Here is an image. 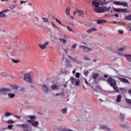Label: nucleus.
I'll return each instance as SVG.
<instances>
[{
    "mask_svg": "<svg viewBox=\"0 0 131 131\" xmlns=\"http://www.w3.org/2000/svg\"><path fill=\"white\" fill-rule=\"evenodd\" d=\"M118 33H120V34H122L123 33V31L120 30L118 31Z\"/></svg>",
    "mask_w": 131,
    "mask_h": 131,
    "instance_id": "nucleus-41",
    "label": "nucleus"
},
{
    "mask_svg": "<svg viewBox=\"0 0 131 131\" xmlns=\"http://www.w3.org/2000/svg\"><path fill=\"white\" fill-rule=\"evenodd\" d=\"M12 61L13 63H19V60L18 59H12Z\"/></svg>",
    "mask_w": 131,
    "mask_h": 131,
    "instance_id": "nucleus-31",
    "label": "nucleus"
},
{
    "mask_svg": "<svg viewBox=\"0 0 131 131\" xmlns=\"http://www.w3.org/2000/svg\"><path fill=\"white\" fill-rule=\"evenodd\" d=\"M125 57L128 61H131V55H126Z\"/></svg>",
    "mask_w": 131,
    "mask_h": 131,
    "instance_id": "nucleus-22",
    "label": "nucleus"
},
{
    "mask_svg": "<svg viewBox=\"0 0 131 131\" xmlns=\"http://www.w3.org/2000/svg\"><path fill=\"white\" fill-rule=\"evenodd\" d=\"M120 90L121 91L122 93H124L125 92V89L123 88H120Z\"/></svg>",
    "mask_w": 131,
    "mask_h": 131,
    "instance_id": "nucleus-45",
    "label": "nucleus"
},
{
    "mask_svg": "<svg viewBox=\"0 0 131 131\" xmlns=\"http://www.w3.org/2000/svg\"><path fill=\"white\" fill-rule=\"evenodd\" d=\"M128 94L131 95V89L128 91Z\"/></svg>",
    "mask_w": 131,
    "mask_h": 131,
    "instance_id": "nucleus-52",
    "label": "nucleus"
},
{
    "mask_svg": "<svg viewBox=\"0 0 131 131\" xmlns=\"http://www.w3.org/2000/svg\"><path fill=\"white\" fill-rule=\"evenodd\" d=\"M114 91H115V92H119V90H118V88L117 86H116V85H115L114 86H113Z\"/></svg>",
    "mask_w": 131,
    "mask_h": 131,
    "instance_id": "nucleus-29",
    "label": "nucleus"
},
{
    "mask_svg": "<svg viewBox=\"0 0 131 131\" xmlns=\"http://www.w3.org/2000/svg\"><path fill=\"white\" fill-rule=\"evenodd\" d=\"M3 12H4V13H5V12H9V10L6 9V10H4Z\"/></svg>",
    "mask_w": 131,
    "mask_h": 131,
    "instance_id": "nucleus-51",
    "label": "nucleus"
},
{
    "mask_svg": "<svg viewBox=\"0 0 131 131\" xmlns=\"http://www.w3.org/2000/svg\"><path fill=\"white\" fill-rule=\"evenodd\" d=\"M114 4L116 6H123V7H127V3L126 2H121L120 1H115Z\"/></svg>",
    "mask_w": 131,
    "mask_h": 131,
    "instance_id": "nucleus-5",
    "label": "nucleus"
},
{
    "mask_svg": "<svg viewBox=\"0 0 131 131\" xmlns=\"http://www.w3.org/2000/svg\"><path fill=\"white\" fill-rule=\"evenodd\" d=\"M15 8H16V6L15 5H12L10 7V9H11V10H14Z\"/></svg>",
    "mask_w": 131,
    "mask_h": 131,
    "instance_id": "nucleus-37",
    "label": "nucleus"
},
{
    "mask_svg": "<svg viewBox=\"0 0 131 131\" xmlns=\"http://www.w3.org/2000/svg\"><path fill=\"white\" fill-rule=\"evenodd\" d=\"M98 77L99 75L98 74H95L93 76V78H94L95 79H96V78H97Z\"/></svg>",
    "mask_w": 131,
    "mask_h": 131,
    "instance_id": "nucleus-33",
    "label": "nucleus"
},
{
    "mask_svg": "<svg viewBox=\"0 0 131 131\" xmlns=\"http://www.w3.org/2000/svg\"><path fill=\"white\" fill-rule=\"evenodd\" d=\"M126 102H127V103H131V100L128 99H126Z\"/></svg>",
    "mask_w": 131,
    "mask_h": 131,
    "instance_id": "nucleus-43",
    "label": "nucleus"
},
{
    "mask_svg": "<svg viewBox=\"0 0 131 131\" xmlns=\"http://www.w3.org/2000/svg\"><path fill=\"white\" fill-rule=\"evenodd\" d=\"M1 2H9V0H1Z\"/></svg>",
    "mask_w": 131,
    "mask_h": 131,
    "instance_id": "nucleus-50",
    "label": "nucleus"
},
{
    "mask_svg": "<svg viewBox=\"0 0 131 131\" xmlns=\"http://www.w3.org/2000/svg\"><path fill=\"white\" fill-rule=\"evenodd\" d=\"M52 90H58L59 89V86H58V85L57 84H54L51 86Z\"/></svg>",
    "mask_w": 131,
    "mask_h": 131,
    "instance_id": "nucleus-17",
    "label": "nucleus"
},
{
    "mask_svg": "<svg viewBox=\"0 0 131 131\" xmlns=\"http://www.w3.org/2000/svg\"><path fill=\"white\" fill-rule=\"evenodd\" d=\"M118 79H119V80H120L122 82H124V83H129V81H128V80L124 78H122L121 76L118 77Z\"/></svg>",
    "mask_w": 131,
    "mask_h": 131,
    "instance_id": "nucleus-8",
    "label": "nucleus"
},
{
    "mask_svg": "<svg viewBox=\"0 0 131 131\" xmlns=\"http://www.w3.org/2000/svg\"><path fill=\"white\" fill-rule=\"evenodd\" d=\"M14 117H15V118H17V119H20V116H16V115H14Z\"/></svg>",
    "mask_w": 131,
    "mask_h": 131,
    "instance_id": "nucleus-46",
    "label": "nucleus"
},
{
    "mask_svg": "<svg viewBox=\"0 0 131 131\" xmlns=\"http://www.w3.org/2000/svg\"><path fill=\"white\" fill-rule=\"evenodd\" d=\"M67 112V108H64L62 110V113H63V114H65Z\"/></svg>",
    "mask_w": 131,
    "mask_h": 131,
    "instance_id": "nucleus-32",
    "label": "nucleus"
},
{
    "mask_svg": "<svg viewBox=\"0 0 131 131\" xmlns=\"http://www.w3.org/2000/svg\"><path fill=\"white\" fill-rule=\"evenodd\" d=\"M13 127L14 126L13 125H10L8 126V128H9V129H11L13 128Z\"/></svg>",
    "mask_w": 131,
    "mask_h": 131,
    "instance_id": "nucleus-39",
    "label": "nucleus"
},
{
    "mask_svg": "<svg viewBox=\"0 0 131 131\" xmlns=\"http://www.w3.org/2000/svg\"><path fill=\"white\" fill-rule=\"evenodd\" d=\"M67 29L71 32L73 31V30H72V29H71V28H70V27H67Z\"/></svg>",
    "mask_w": 131,
    "mask_h": 131,
    "instance_id": "nucleus-40",
    "label": "nucleus"
},
{
    "mask_svg": "<svg viewBox=\"0 0 131 131\" xmlns=\"http://www.w3.org/2000/svg\"><path fill=\"white\" fill-rule=\"evenodd\" d=\"M77 12L79 16H80V17H83V12L82 10H78Z\"/></svg>",
    "mask_w": 131,
    "mask_h": 131,
    "instance_id": "nucleus-15",
    "label": "nucleus"
},
{
    "mask_svg": "<svg viewBox=\"0 0 131 131\" xmlns=\"http://www.w3.org/2000/svg\"><path fill=\"white\" fill-rule=\"evenodd\" d=\"M79 76H80V74L79 73H76L75 77H77V78H79Z\"/></svg>",
    "mask_w": 131,
    "mask_h": 131,
    "instance_id": "nucleus-36",
    "label": "nucleus"
},
{
    "mask_svg": "<svg viewBox=\"0 0 131 131\" xmlns=\"http://www.w3.org/2000/svg\"><path fill=\"white\" fill-rule=\"evenodd\" d=\"M108 82H110V85H111L112 87L116 85V81L113 80V79H112L111 77L108 78Z\"/></svg>",
    "mask_w": 131,
    "mask_h": 131,
    "instance_id": "nucleus-7",
    "label": "nucleus"
},
{
    "mask_svg": "<svg viewBox=\"0 0 131 131\" xmlns=\"http://www.w3.org/2000/svg\"><path fill=\"white\" fill-rule=\"evenodd\" d=\"M43 91L47 92L48 91V87L46 85H43Z\"/></svg>",
    "mask_w": 131,
    "mask_h": 131,
    "instance_id": "nucleus-30",
    "label": "nucleus"
},
{
    "mask_svg": "<svg viewBox=\"0 0 131 131\" xmlns=\"http://www.w3.org/2000/svg\"><path fill=\"white\" fill-rule=\"evenodd\" d=\"M5 17H6V14H5V12H4V11L0 12V17L4 18Z\"/></svg>",
    "mask_w": 131,
    "mask_h": 131,
    "instance_id": "nucleus-23",
    "label": "nucleus"
},
{
    "mask_svg": "<svg viewBox=\"0 0 131 131\" xmlns=\"http://www.w3.org/2000/svg\"><path fill=\"white\" fill-rule=\"evenodd\" d=\"M104 77H107L108 76L107 75H104Z\"/></svg>",
    "mask_w": 131,
    "mask_h": 131,
    "instance_id": "nucleus-56",
    "label": "nucleus"
},
{
    "mask_svg": "<svg viewBox=\"0 0 131 131\" xmlns=\"http://www.w3.org/2000/svg\"><path fill=\"white\" fill-rule=\"evenodd\" d=\"M113 9L114 12H116V13H127L128 12L127 9L115 8L114 7Z\"/></svg>",
    "mask_w": 131,
    "mask_h": 131,
    "instance_id": "nucleus-3",
    "label": "nucleus"
},
{
    "mask_svg": "<svg viewBox=\"0 0 131 131\" xmlns=\"http://www.w3.org/2000/svg\"><path fill=\"white\" fill-rule=\"evenodd\" d=\"M66 13L67 16H69V15L70 14V7H68V8H67V9L66 10Z\"/></svg>",
    "mask_w": 131,
    "mask_h": 131,
    "instance_id": "nucleus-18",
    "label": "nucleus"
},
{
    "mask_svg": "<svg viewBox=\"0 0 131 131\" xmlns=\"http://www.w3.org/2000/svg\"><path fill=\"white\" fill-rule=\"evenodd\" d=\"M13 2L14 3V4H16V3H17V1H16V0H14V1H13Z\"/></svg>",
    "mask_w": 131,
    "mask_h": 131,
    "instance_id": "nucleus-54",
    "label": "nucleus"
},
{
    "mask_svg": "<svg viewBox=\"0 0 131 131\" xmlns=\"http://www.w3.org/2000/svg\"><path fill=\"white\" fill-rule=\"evenodd\" d=\"M58 130H62V131H71L69 128H63L62 129V127H58Z\"/></svg>",
    "mask_w": 131,
    "mask_h": 131,
    "instance_id": "nucleus-14",
    "label": "nucleus"
},
{
    "mask_svg": "<svg viewBox=\"0 0 131 131\" xmlns=\"http://www.w3.org/2000/svg\"><path fill=\"white\" fill-rule=\"evenodd\" d=\"M101 129H105V130H110V129L106 127V126H102L100 128Z\"/></svg>",
    "mask_w": 131,
    "mask_h": 131,
    "instance_id": "nucleus-24",
    "label": "nucleus"
},
{
    "mask_svg": "<svg viewBox=\"0 0 131 131\" xmlns=\"http://www.w3.org/2000/svg\"><path fill=\"white\" fill-rule=\"evenodd\" d=\"M17 126L22 127V128H27V127H28V126H27V124H18L17 125Z\"/></svg>",
    "mask_w": 131,
    "mask_h": 131,
    "instance_id": "nucleus-13",
    "label": "nucleus"
},
{
    "mask_svg": "<svg viewBox=\"0 0 131 131\" xmlns=\"http://www.w3.org/2000/svg\"><path fill=\"white\" fill-rule=\"evenodd\" d=\"M129 30H130V31H131V26L130 27Z\"/></svg>",
    "mask_w": 131,
    "mask_h": 131,
    "instance_id": "nucleus-57",
    "label": "nucleus"
},
{
    "mask_svg": "<svg viewBox=\"0 0 131 131\" xmlns=\"http://www.w3.org/2000/svg\"><path fill=\"white\" fill-rule=\"evenodd\" d=\"M25 3H26V2L24 1H20L19 5H23V4H25Z\"/></svg>",
    "mask_w": 131,
    "mask_h": 131,
    "instance_id": "nucleus-44",
    "label": "nucleus"
},
{
    "mask_svg": "<svg viewBox=\"0 0 131 131\" xmlns=\"http://www.w3.org/2000/svg\"><path fill=\"white\" fill-rule=\"evenodd\" d=\"M4 115L6 117H8V116H11V115H12V114L11 113H10V112H5L4 113Z\"/></svg>",
    "mask_w": 131,
    "mask_h": 131,
    "instance_id": "nucleus-26",
    "label": "nucleus"
},
{
    "mask_svg": "<svg viewBox=\"0 0 131 131\" xmlns=\"http://www.w3.org/2000/svg\"><path fill=\"white\" fill-rule=\"evenodd\" d=\"M81 47L82 49H83V50L85 51V52H91V51H92V49L91 48H89V47L83 46L82 45Z\"/></svg>",
    "mask_w": 131,
    "mask_h": 131,
    "instance_id": "nucleus-11",
    "label": "nucleus"
},
{
    "mask_svg": "<svg viewBox=\"0 0 131 131\" xmlns=\"http://www.w3.org/2000/svg\"><path fill=\"white\" fill-rule=\"evenodd\" d=\"M14 122H15V121H14V120H13L12 119L8 120L7 122V123H8L9 124H12L14 123Z\"/></svg>",
    "mask_w": 131,
    "mask_h": 131,
    "instance_id": "nucleus-27",
    "label": "nucleus"
},
{
    "mask_svg": "<svg viewBox=\"0 0 131 131\" xmlns=\"http://www.w3.org/2000/svg\"><path fill=\"white\" fill-rule=\"evenodd\" d=\"M116 101L118 102H121V96L118 95L117 96Z\"/></svg>",
    "mask_w": 131,
    "mask_h": 131,
    "instance_id": "nucleus-20",
    "label": "nucleus"
},
{
    "mask_svg": "<svg viewBox=\"0 0 131 131\" xmlns=\"http://www.w3.org/2000/svg\"><path fill=\"white\" fill-rule=\"evenodd\" d=\"M115 17H118V14H116L115 15Z\"/></svg>",
    "mask_w": 131,
    "mask_h": 131,
    "instance_id": "nucleus-55",
    "label": "nucleus"
},
{
    "mask_svg": "<svg viewBox=\"0 0 131 131\" xmlns=\"http://www.w3.org/2000/svg\"><path fill=\"white\" fill-rule=\"evenodd\" d=\"M98 24H102V23H105L106 20L100 19L97 21Z\"/></svg>",
    "mask_w": 131,
    "mask_h": 131,
    "instance_id": "nucleus-25",
    "label": "nucleus"
},
{
    "mask_svg": "<svg viewBox=\"0 0 131 131\" xmlns=\"http://www.w3.org/2000/svg\"><path fill=\"white\" fill-rule=\"evenodd\" d=\"M73 49H75L76 48V45H74L72 47Z\"/></svg>",
    "mask_w": 131,
    "mask_h": 131,
    "instance_id": "nucleus-48",
    "label": "nucleus"
},
{
    "mask_svg": "<svg viewBox=\"0 0 131 131\" xmlns=\"http://www.w3.org/2000/svg\"><path fill=\"white\" fill-rule=\"evenodd\" d=\"M51 25L53 28H55V29H59V27H58V26H57V25H56L54 22H51Z\"/></svg>",
    "mask_w": 131,
    "mask_h": 131,
    "instance_id": "nucleus-19",
    "label": "nucleus"
},
{
    "mask_svg": "<svg viewBox=\"0 0 131 131\" xmlns=\"http://www.w3.org/2000/svg\"><path fill=\"white\" fill-rule=\"evenodd\" d=\"M121 118H124V116H122V114L120 115Z\"/></svg>",
    "mask_w": 131,
    "mask_h": 131,
    "instance_id": "nucleus-49",
    "label": "nucleus"
},
{
    "mask_svg": "<svg viewBox=\"0 0 131 131\" xmlns=\"http://www.w3.org/2000/svg\"><path fill=\"white\" fill-rule=\"evenodd\" d=\"M59 40L61 41V42H62V43H66V40H65L64 38H60Z\"/></svg>",
    "mask_w": 131,
    "mask_h": 131,
    "instance_id": "nucleus-28",
    "label": "nucleus"
},
{
    "mask_svg": "<svg viewBox=\"0 0 131 131\" xmlns=\"http://www.w3.org/2000/svg\"><path fill=\"white\" fill-rule=\"evenodd\" d=\"M71 80L72 84H74V81H75V85H79V83H80V81L79 79H74L73 77H71Z\"/></svg>",
    "mask_w": 131,
    "mask_h": 131,
    "instance_id": "nucleus-6",
    "label": "nucleus"
},
{
    "mask_svg": "<svg viewBox=\"0 0 131 131\" xmlns=\"http://www.w3.org/2000/svg\"><path fill=\"white\" fill-rule=\"evenodd\" d=\"M95 31H97V29L95 28H92L91 29H89L86 31L87 33H92V32H95Z\"/></svg>",
    "mask_w": 131,
    "mask_h": 131,
    "instance_id": "nucleus-12",
    "label": "nucleus"
},
{
    "mask_svg": "<svg viewBox=\"0 0 131 131\" xmlns=\"http://www.w3.org/2000/svg\"><path fill=\"white\" fill-rule=\"evenodd\" d=\"M11 90L8 88H2L0 89V94H2L3 95H6V92H10Z\"/></svg>",
    "mask_w": 131,
    "mask_h": 131,
    "instance_id": "nucleus-10",
    "label": "nucleus"
},
{
    "mask_svg": "<svg viewBox=\"0 0 131 131\" xmlns=\"http://www.w3.org/2000/svg\"><path fill=\"white\" fill-rule=\"evenodd\" d=\"M36 119V117L35 116H28L26 117V120L30 123H31L32 126L34 127H37L38 126V124H39V122L37 121H35Z\"/></svg>",
    "mask_w": 131,
    "mask_h": 131,
    "instance_id": "nucleus-2",
    "label": "nucleus"
},
{
    "mask_svg": "<svg viewBox=\"0 0 131 131\" xmlns=\"http://www.w3.org/2000/svg\"><path fill=\"white\" fill-rule=\"evenodd\" d=\"M75 72H76L75 70L73 71L72 72L73 74H75Z\"/></svg>",
    "mask_w": 131,
    "mask_h": 131,
    "instance_id": "nucleus-53",
    "label": "nucleus"
},
{
    "mask_svg": "<svg viewBox=\"0 0 131 131\" xmlns=\"http://www.w3.org/2000/svg\"><path fill=\"white\" fill-rule=\"evenodd\" d=\"M78 14V12H77V10L75 11L74 13H73V15H75V14Z\"/></svg>",
    "mask_w": 131,
    "mask_h": 131,
    "instance_id": "nucleus-47",
    "label": "nucleus"
},
{
    "mask_svg": "<svg viewBox=\"0 0 131 131\" xmlns=\"http://www.w3.org/2000/svg\"><path fill=\"white\" fill-rule=\"evenodd\" d=\"M24 79L27 82H32V79L30 77V73H27L24 75Z\"/></svg>",
    "mask_w": 131,
    "mask_h": 131,
    "instance_id": "nucleus-4",
    "label": "nucleus"
},
{
    "mask_svg": "<svg viewBox=\"0 0 131 131\" xmlns=\"http://www.w3.org/2000/svg\"><path fill=\"white\" fill-rule=\"evenodd\" d=\"M12 90H17L18 89V86H13L11 85Z\"/></svg>",
    "mask_w": 131,
    "mask_h": 131,
    "instance_id": "nucleus-35",
    "label": "nucleus"
},
{
    "mask_svg": "<svg viewBox=\"0 0 131 131\" xmlns=\"http://www.w3.org/2000/svg\"><path fill=\"white\" fill-rule=\"evenodd\" d=\"M8 98L10 99H13L15 97V94L9 93L8 94Z\"/></svg>",
    "mask_w": 131,
    "mask_h": 131,
    "instance_id": "nucleus-16",
    "label": "nucleus"
},
{
    "mask_svg": "<svg viewBox=\"0 0 131 131\" xmlns=\"http://www.w3.org/2000/svg\"><path fill=\"white\" fill-rule=\"evenodd\" d=\"M48 45H49V42L46 41L42 45L39 43V47L41 50H45V49L47 48V46H48Z\"/></svg>",
    "mask_w": 131,
    "mask_h": 131,
    "instance_id": "nucleus-9",
    "label": "nucleus"
},
{
    "mask_svg": "<svg viewBox=\"0 0 131 131\" xmlns=\"http://www.w3.org/2000/svg\"><path fill=\"white\" fill-rule=\"evenodd\" d=\"M85 82H86V83H88V82L86 81H85Z\"/></svg>",
    "mask_w": 131,
    "mask_h": 131,
    "instance_id": "nucleus-58",
    "label": "nucleus"
},
{
    "mask_svg": "<svg viewBox=\"0 0 131 131\" xmlns=\"http://www.w3.org/2000/svg\"><path fill=\"white\" fill-rule=\"evenodd\" d=\"M118 52H123L124 49L123 48H119L118 49Z\"/></svg>",
    "mask_w": 131,
    "mask_h": 131,
    "instance_id": "nucleus-38",
    "label": "nucleus"
},
{
    "mask_svg": "<svg viewBox=\"0 0 131 131\" xmlns=\"http://www.w3.org/2000/svg\"><path fill=\"white\" fill-rule=\"evenodd\" d=\"M66 37H67V36H66V35L61 34V38H66Z\"/></svg>",
    "mask_w": 131,
    "mask_h": 131,
    "instance_id": "nucleus-42",
    "label": "nucleus"
},
{
    "mask_svg": "<svg viewBox=\"0 0 131 131\" xmlns=\"http://www.w3.org/2000/svg\"><path fill=\"white\" fill-rule=\"evenodd\" d=\"M100 4V5H104L106 4V2L105 0H93L92 2L93 9L96 13H104V12H107V11L110 10V7H100L99 8Z\"/></svg>",
    "mask_w": 131,
    "mask_h": 131,
    "instance_id": "nucleus-1",
    "label": "nucleus"
},
{
    "mask_svg": "<svg viewBox=\"0 0 131 131\" xmlns=\"http://www.w3.org/2000/svg\"><path fill=\"white\" fill-rule=\"evenodd\" d=\"M55 20L56 21V22H57V23H58V24H60V25H61V26L62 25H63V24H62V22H61V21H60L59 19L55 18Z\"/></svg>",
    "mask_w": 131,
    "mask_h": 131,
    "instance_id": "nucleus-21",
    "label": "nucleus"
},
{
    "mask_svg": "<svg viewBox=\"0 0 131 131\" xmlns=\"http://www.w3.org/2000/svg\"><path fill=\"white\" fill-rule=\"evenodd\" d=\"M42 20L43 22H45V23H48V22H49V19H48V18H43Z\"/></svg>",
    "mask_w": 131,
    "mask_h": 131,
    "instance_id": "nucleus-34",
    "label": "nucleus"
}]
</instances>
